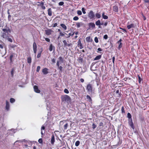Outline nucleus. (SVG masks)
<instances>
[{
    "label": "nucleus",
    "mask_w": 149,
    "mask_h": 149,
    "mask_svg": "<svg viewBox=\"0 0 149 149\" xmlns=\"http://www.w3.org/2000/svg\"><path fill=\"white\" fill-rule=\"evenodd\" d=\"M65 34V33L64 34V33L62 32H60V36H64Z\"/></svg>",
    "instance_id": "obj_51"
},
{
    "label": "nucleus",
    "mask_w": 149,
    "mask_h": 149,
    "mask_svg": "<svg viewBox=\"0 0 149 149\" xmlns=\"http://www.w3.org/2000/svg\"><path fill=\"white\" fill-rule=\"evenodd\" d=\"M10 47L12 48L17 47V45H10Z\"/></svg>",
    "instance_id": "obj_33"
},
{
    "label": "nucleus",
    "mask_w": 149,
    "mask_h": 149,
    "mask_svg": "<svg viewBox=\"0 0 149 149\" xmlns=\"http://www.w3.org/2000/svg\"><path fill=\"white\" fill-rule=\"evenodd\" d=\"M41 52H42V51H41L40 52H39V53H38L37 56V58H39L40 57L41 55Z\"/></svg>",
    "instance_id": "obj_35"
},
{
    "label": "nucleus",
    "mask_w": 149,
    "mask_h": 149,
    "mask_svg": "<svg viewBox=\"0 0 149 149\" xmlns=\"http://www.w3.org/2000/svg\"><path fill=\"white\" fill-rule=\"evenodd\" d=\"M45 129V127L44 126L42 125L41 128V130L42 131V130H44Z\"/></svg>",
    "instance_id": "obj_57"
},
{
    "label": "nucleus",
    "mask_w": 149,
    "mask_h": 149,
    "mask_svg": "<svg viewBox=\"0 0 149 149\" xmlns=\"http://www.w3.org/2000/svg\"><path fill=\"white\" fill-rule=\"evenodd\" d=\"M65 34L67 35L68 36L67 37V38H69L71 36V33H69L68 34H67L66 33H65Z\"/></svg>",
    "instance_id": "obj_47"
},
{
    "label": "nucleus",
    "mask_w": 149,
    "mask_h": 149,
    "mask_svg": "<svg viewBox=\"0 0 149 149\" xmlns=\"http://www.w3.org/2000/svg\"><path fill=\"white\" fill-rule=\"evenodd\" d=\"M40 66H37L36 69V71L38 72H39L40 69Z\"/></svg>",
    "instance_id": "obj_44"
},
{
    "label": "nucleus",
    "mask_w": 149,
    "mask_h": 149,
    "mask_svg": "<svg viewBox=\"0 0 149 149\" xmlns=\"http://www.w3.org/2000/svg\"><path fill=\"white\" fill-rule=\"evenodd\" d=\"M15 70L14 68H12L11 69L10 73L11 74V75L12 76V77H13L14 76V71Z\"/></svg>",
    "instance_id": "obj_22"
},
{
    "label": "nucleus",
    "mask_w": 149,
    "mask_h": 149,
    "mask_svg": "<svg viewBox=\"0 0 149 149\" xmlns=\"http://www.w3.org/2000/svg\"><path fill=\"white\" fill-rule=\"evenodd\" d=\"M48 69L47 68H45L43 69L42 72L44 74H47L48 72Z\"/></svg>",
    "instance_id": "obj_8"
},
{
    "label": "nucleus",
    "mask_w": 149,
    "mask_h": 149,
    "mask_svg": "<svg viewBox=\"0 0 149 149\" xmlns=\"http://www.w3.org/2000/svg\"><path fill=\"white\" fill-rule=\"evenodd\" d=\"M97 127V126L94 123H93L92 124V128L94 129Z\"/></svg>",
    "instance_id": "obj_48"
},
{
    "label": "nucleus",
    "mask_w": 149,
    "mask_h": 149,
    "mask_svg": "<svg viewBox=\"0 0 149 149\" xmlns=\"http://www.w3.org/2000/svg\"><path fill=\"white\" fill-rule=\"evenodd\" d=\"M38 141L39 142V143H42L43 142L42 139H41V138L39 139L38 140Z\"/></svg>",
    "instance_id": "obj_45"
},
{
    "label": "nucleus",
    "mask_w": 149,
    "mask_h": 149,
    "mask_svg": "<svg viewBox=\"0 0 149 149\" xmlns=\"http://www.w3.org/2000/svg\"><path fill=\"white\" fill-rule=\"evenodd\" d=\"M135 26L134 24H131L129 25H128L127 26V27L128 29H130L132 28H134Z\"/></svg>",
    "instance_id": "obj_12"
},
{
    "label": "nucleus",
    "mask_w": 149,
    "mask_h": 149,
    "mask_svg": "<svg viewBox=\"0 0 149 149\" xmlns=\"http://www.w3.org/2000/svg\"><path fill=\"white\" fill-rule=\"evenodd\" d=\"M33 88L36 92L38 93H39L40 92V90L38 89V87L37 86H34L33 87Z\"/></svg>",
    "instance_id": "obj_6"
},
{
    "label": "nucleus",
    "mask_w": 149,
    "mask_h": 149,
    "mask_svg": "<svg viewBox=\"0 0 149 149\" xmlns=\"http://www.w3.org/2000/svg\"><path fill=\"white\" fill-rule=\"evenodd\" d=\"M2 31H4V32H7V31L6 30V29H3Z\"/></svg>",
    "instance_id": "obj_59"
},
{
    "label": "nucleus",
    "mask_w": 149,
    "mask_h": 149,
    "mask_svg": "<svg viewBox=\"0 0 149 149\" xmlns=\"http://www.w3.org/2000/svg\"><path fill=\"white\" fill-rule=\"evenodd\" d=\"M94 40L96 43H98V38L97 37L95 38Z\"/></svg>",
    "instance_id": "obj_39"
},
{
    "label": "nucleus",
    "mask_w": 149,
    "mask_h": 149,
    "mask_svg": "<svg viewBox=\"0 0 149 149\" xmlns=\"http://www.w3.org/2000/svg\"><path fill=\"white\" fill-rule=\"evenodd\" d=\"M7 40H8L10 42H13V40H12V39L11 38H7Z\"/></svg>",
    "instance_id": "obj_54"
},
{
    "label": "nucleus",
    "mask_w": 149,
    "mask_h": 149,
    "mask_svg": "<svg viewBox=\"0 0 149 149\" xmlns=\"http://www.w3.org/2000/svg\"><path fill=\"white\" fill-rule=\"evenodd\" d=\"M33 49H37V45L36 43L34 42L33 45Z\"/></svg>",
    "instance_id": "obj_24"
},
{
    "label": "nucleus",
    "mask_w": 149,
    "mask_h": 149,
    "mask_svg": "<svg viewBox=\"0 0 149 149\" xmlns=\"http://www.w3.org/2000/svg\"><path fill=\"white\" fill-rule=\"evenodd\" d=\"M95 16L98 18H100L101 16L100 14L99 13H97L95 14Z\"/></svg>",
    "instance_id": "obj_27"
},
{
    "label": "nucleus",
    "mask_w": 149,
    "mask_h": 149,
    "mask_svg": "<svg viewBox=\"0 0 149 149\" xmlns=\"http://www.w3.org/2000/svg\"><path fill=\"white\" fill-rule=\"evenodd\" d=\"M81 10L83 14H86V12L85 11V8H82L81 9Z\"/></svg>",
    "instance_id": "obj_38"
},
{
    "label": "nucleus",
    "mask_w": 149,
    "mask_h": 149,
    "mask_svg": "<svg viewBox=\"0 0 149 149\" xmlns=\"http://www.w3.org/2000/svg\"><path fill=\"white\" fill-rule=\"evenodd\" d=\"M80 142L79 141H77L75 143V146H78L80 144Z\"/></svg>",
    "instance_id": "obj_26"
},
{
    "label": "nucleus",
    "mask_w": 149,
    "mask_h": 149,
    "mask_svg": "<svg viewBox=\"0 0 149 149\" xmlns=\"http://www.w3.org/2000/svg\"><path fill=\"white\" fill-rule=\"evenodd\" d=\"M113 10L115 12H117L118 10V7L116 6H114L113 7Z\"/></svg>",
    "instance_id": "obj_18"
},
{
    "label": "nucleus",
    "mask_w": 149,
    "mask_h": 149,
    "mask_svg": "<svg viewBox=\"0 0 149 149\" xmlns=\"http://www.w3.org/2000/svg\"><path fill=\"white\" fill-rule=\"evenodd\" d=\"M2 37L3 38H6L7 36H6V33H3V34L2 35Z\"/></svg>",
    "instance_id": "obj_46"
},
{
    "label": "nucleus",
    "mask_w": 149,
    "mask_h": 149,
    "mask_svg": "<svg viewBox=\"0 0 149 149\" xmlns=\"http://www.w3.org/2000/svg\"><path fill=\"white\" fill-rule=\"evenodd\" d=\"M10 108V105L9 102L7 101H6V108L7 110H8Z\"/></svg>",
    "instance_id": "obj_11"
},
{
    "label": "nucleus",
    "mask_w": 149,
    "mask_h": 149,
    "mask_svg": "<svg viewBox=\"0 0 149 149\" xmlns=\"http://www.w3.org/2000/svg\"><path fill=\"white\" fill-rule=\"evenodd\" d=\"M101 57V55H98L94 59V61L98 60L100 59Z\"/></svg>",
    "instance_id": "obj_15"
},
{
    "label": "nucleus",
    "mask_w": 149,
    "mask_h": 149,
    "mask_svg": "<svg viewBox=\"0 0 149 149\" xmlns=\"http://www.w3.org/2000/svg\"><path fill=\"white\" fill-rule=\"evenodd\" d=\"M58 67L60 70V72H61L62 71V67L61 66H60Z\"/></svg>",
    "instance_id": "obj_49"
},
{
    "label": "nucleus",
    "mask_w": 149,
    "mask_h": 149,
    "mask_svg": "<svg viewBox=\"0 0 149 149\" xmlns=\"http://www.w3.org/2000/svg\"><path fill=\"white\" fill-rule=\"evenodd\" d=\"M121 41H122V39H120L117 42V43L119 44L120 42H121Z\"/></svg>",
    "instance_id": "obj_62"
},
{
    "label": "nucleus",
    "mask_w": 149,
    "mask_h": 149,
    "mask_svg": "<svg viewBox=\"0 0 149 149\" xmlns=\"http://www.w3.org/2000/svg\"><path fill=\"white\" fill-rule=\"evenodd\" d=\"M11 17V16L10 14H9L8 16V19L9 20H10V18Z\"/></svg>",
    "instance_id": "obj_63"
},
{
    "label": "nucleus",
    "mask_w": 149,
    "mask_h": 149,
    "mask_svg": "<svg viewBox=\"0 0 149 149\" xmlns=\"http://www.w3.org/2000/svg\"><path fill=\"white\" fill-rule=\"evenodd\" d=\"M121 111L122 113H125V109L123 107H122L121 108Z\"/></svg>",
    "instance_id": "obj_41"
},
{
    "label": "nucleus",
    "mask_w": 149,
    "mask_h": 149,
    "mask_svg": "<svg viewBox=\"0 0 149 149\" xmlns=\"http://www.w3.org/2000/svg\"><path fill=\"white\" fill-rule=\"evenodd\" d=\"M77 14L79 15H82V12L81 10H78L77 12Z\"/></svg>",
    "instance_id": "obj_34"
},
{
    "label": "nucleus",
    "mask_w": 149,
    "mask_h": 149,
    "mask_svg": "<svg viewBox=\"0 0 149 149\" xmlns=\"http://www.w3.org/2000/svg\"><path fill=\"white\" fill-rule=\"evenodd\" d=\"M64 3L63 1H61L59 3L58 5L59 6H62L63 5Z\"/></svg>",
    "instance_id": "obj_42"
},
{
    "label": "nucleus",
    "mask_w": 149,
    "mask_h": 149,
    "mask_svg": "<svg viewBox=\"0 0 149 149\" xmlns=\"http://www.w3.org/2000/svg\"><path fill=\"white\" fill-rule=\"evenodd\" d=\"M64 91L65 93L67 94L68 93H69L68 90L66 88L65 89Z\"/></svg>",
    "instance_id": "obj_37"
},
{
    "label": "nucleus",
    "mask_w": 149,
    "mask_h": 149,
    "mask_svg": "<svg viewBox=\"0 0 149 149\" xmlns=\"http://www.w3.org/2000/svg\"><path fill=\"white\" fill-rule=\"evenodd\" d=\"M93 86L91 84H88L86 86V89L89 94L92 93L93 91Z\"/></svg>",
    "instance_id": "obj_2"
},
{
    "label": "nucleus",
    "mask_w": 149,
    "mask_h": 149,
    "mask_svg": "<svg viewBox=\"0 0 149 149\" xmlns=\"http://www.w3.org/2000/svg\"><path fill=\"white\" fill-rule=\"evenodd\" d=\"M80 63H82L83 61V59L81 58H79L77 60Z\"/></svg>",
    "instance_id": "obj_31"
},
{
    "label": "nucleus",
    "mask_w": 149,
    "mask_h": 149,
    "mask_svg": "<svg viewBox=\"0 0 149 149\" xmlns=\"http://www.w3.org/2000/svg\"><path fill=\"white\" fill-rule=\"evenodd\" d=\"M128 124L130 126L132 127L133 129H134V125L132 121V119H128Z\"/></svg>",
    "instance_id": "obj_3"
},
{
    "label": "nucleus",
    "mask_w": 149,
    "mask_h": 149,
    "mask_svg": "<svg viewBox=\"0 0 149 149\" xmlns=\"http://www.w3.org/2000/svg\"><path fill=\"white\" fill-rule=\"evenodd\" d=\"M86 98L87 99L89 100V101L90 102L92 101V99L90 97L89 95H87L86 96Z\"/></svg>",
    "instance_id": "obj_32"
},
{
    "label": "nucleus",
    "mask_w": 149,
    "mask_h": 149,
    "mask_svg": "<svg viewBox=\"0 0 149 149\" xmlns=\"http://www.w3.org/2000/svg\"><path fill=\"white\" fill-rule=\"evenodd\" d=\"M63 42L64 44V47H69L72 46L71 43H67L65 40H63Z\"/></svg>",
    "instance_id": "obj_5"
},
{
    "label": "nucleus",
    "mask_w": 149,
    "mask_h": 149,
    "mask_svg": "<svg viewBox=\"0 0 149 149\" xmlns=\"http://www.w3.org/2000/svg\"><path fill=\"white\" fill-rule=\"evenodd\" d=\"M115 59V57L114 56L112 58V61H113V63L114 64Z\"/></svg>",
    "instance_id": "obj_58"
},
{
    "label": "nucleus",
    "mask_w": 149,
    "mask_h": 149,
    "mask_svg": "<svg viewBox=\"0 0 149 149\" xmlns=\"http://www.w3.org/2000/svg\"><path fill=\"white\" fill-rule=\"evenodd\" d=\"M119 44V45L118 46V48L119 49H120L122 46V43L121 42H120Z\"/></svg>",
    "instance_id": "obj_40"
},
{
    "label": "nucleus",
    "mask_w": 149,
    "mask_h": 149,
    "mask_svg": "<svg viewBox=\"0 0 149 149\" xmlns=\"http://www.w3.org/2000/svg\"><path fill=\"white\" fill-rule=\"evenodd\" d=\"M79 19V18L77 16H75L73 18V20L74 21H77Z\"/></svg>",
    "instance_id": "obj_36"
},
{
    "label": "nucleus",
    "mask_w": 149,
    "mask_h": 149,
    "mask_svg": "<svg viewBox=\"0 0 149 149\" xmlns=\"http://www.w3.org/2000/svg\"><path fill=\"white\" fill-rule=\"evenodd\" d=\"M0 48L2 49L3 48V45L0 44Z\"/></svg>",
    "instance_id": "obj_60"
},
{
    "label": "nucleus",
    "mask_w": 149,
    "mask_h": 149,
    "mask_svg": "<svg viewBox=\"0 0 149 149\" xmlns=\"http://www.w3.org/2000/svg\"><path fill=\"white\" fill-rule=\"evenodd\" d=\"M95 24L97 26H99V27L100 28L101 26H100V25H103V23H101L100 20H99L95 22Z\"/></svg>",
    "instance_id": "obj_7"
},
{
    "label": "nucleus",
    "mask_w": 149,
    "mask_h": 149,
    "mask_svg": "<svg viewBox=\"0 0 149 149\" xmlns=\"http://www.w3.org/2000/svg\"><path fill=\"white\" fill-rule=\"evenodd\" d=\"M61 100L62 102H70L71 99L70 97L67 95H62L61 97Z\"/></svg>",
    "instance_id": "obj_1"
},
{
    "label": "nucleus",
    "mask_w": 149,
    "mask_h": 149,
    "mask_svg": "<svg viewBox=\"0 0 149 149\" xmlns=\"http://www.w3.org/2000/svg\"><path fill=\"white\" fill-rule=\"evenodd\" d=\"M91 38L90 36L86 38V40L87 42H89L90 41Z\"/></svg>",
    "instance_id": "obj_28"
},
{
    "label": "nucleus",
    "mask_w": 149,
    "mask_h": 149,
    "mask_svg": "<svg viewBox=\"0 0 149 149\" xmlns=\"http://www.w3.org/2000/svg\"><path fill=\"white\" fill-rule=\"evenodd\" d=\"M145 3H149V0H143Z\"/></svg>",
    "instance_id": "obj_56"
},
{
    "label": "nucleus",
    "mask_w": 149,
    "mask_h": 149,
    "mask_svg": "<svg viewBox=\"0 0 149 149\" xmlns=\"http://www.w3.org/2000/svg\"><path fill=\"white\" fill-rule=\"evenodd\" d=\"M13 57V55H10V60L11 62L12 61V60Z\"/></svg>",
    "instance_id": "obj_52"
},
{
    "label": "nucleus",
    "mask_w": 149,
    "mask_h": 149,
    "mask_svg": "<svg viewBox=\"0 0 149 149\" xmlns=\"http://www.w3.org/2000/svg\"><path fill=\"white\" fill-rule=\"evenodd\" d=\"M108 36L107 35H105L104 36V38L106 40L108 38Z\"/></svg>",
    "instance_id": "obj_53"
},
{
    "label": "nucleus",
    "mask_w": 149,
    "mask_h": 149,
    "mask_svg": "<svg viewBox=\"0 0 149 149\" xmlns=\"http://www.w3.org/2000/svg\"><path fill=\"white\" fill-rule=\"evenodd\" d=\"M80 81L81 82H83L84 81V80L83 79L81 78L80 79Z\"/></svg>",
    "instance_id": "obj_64"
},
{
    "label": "nucleus",
    "mask_w": 149,
    "mask_h": 149,
    "mask_svg": "<svg viewBox=\"0 0 149 149\" xmlns=\"http://www.w3.org/2000/svg\"><path fill=\"white\" fill-rule=\"evenodd\" d=\"M88 16L90 19H92L94 17L95 15L93 11L91 10L90 11L88 14Z\"/></svg>",
    "instance_id": "obj_4"
},
{
    "label": "nucleus",
    "mask_w": 149,
    "mask_h": 149,
    "mask_svg": "<svg viewBox=\"0 0 149 149\" xmlns=\"http://www.w3.org/2000/svg\"><path fill=\"white\" fill-rule=\"evenodd\" d=\"M48 14L49 16H51L52 15V11L51 8L48 9Z\"/></svg>",
    "instance_id": "obj_16"
},
{
    "label": "nucleus",
    "mask_w": 149,
    "mask_h": 149,
    "mask_svg": "<svg viewBox=\"0 0 149 149\" xmlns=\"http://www.w3.org/2000/svg\"><path fill=\"white\" fill-rule=\"evenodd\" d=\"M42 5L41 6L43 10H45V7L43 5L44 3H42Z\"/></svg>",
    "instance_id": "obj_43"
},
{
    "label": "nucleus",
    "mask_w": 149,
    "mask_h": 149,
    "mask_svg": "<svg viewBox=\"0 0 149 149\" xmlns=\"http://www.w3.org/2000/svg\"><path fill=\"white\" fill-rule=\"evenodd\" d=\"M138 76L139 82L140 83L141 81L142 80V79L141 78V77L139 76L138 75Z\"/></svg>",
    "instance_id": "obj_50"
},
{
    "label": "nucleus",
    "mask_w": 149,
    "mask_h": 149,
    "mask_svg": "<svg viewBox=\"0 0 149 149\" xmlns=\"http://www.w3.org/2000/svg\"><path fill=\"white\" fill-rule=\"evenodd\" d=\"M53 47L54 48V47L53 46L52 44H51L49 47V50L50 51H52V50Z\"/></svg>",
    "instance_id": "obj_23"
},
{
    "label": "nucleus",
    "mask_w": 149,
    "mask_h": 149,
    "mask_svg": "<svg viewBox=\"0 0 149 149\" xmlns=\"http://www.w3.org/2000/svg\"><path fill=\"white\" fill-rule=\"evenodd\" d=\"M15 101V100L14 98H11L10 99V102L11 103L14 102Z\"/></svg>",
    "instance_id": "obj_30"
},
{
    "label": "nucleus",
    "mask_w": 149,
    "mask_h": 149,
    "mask_svg": "<svg viewBox=\"0 0 149 149\" xmlns=\"http://www.w3.org/2000/svg\"><path fill=\"white\" fill-rule=\"evenodd\" d=\"M45 40L47 42H49L50 41V39L48 38H45Z\"/></svg>",
    "instance_id": "obj_55"
},
{
    "label": "nucleus",
    "mask_w": 149,
    "mask_h": 149,
    "mask_svg": "<svg viewBox=\"0 0 149 149\" xmlns=\"http://www.w3.org/2000/svg\"><path fill=\"white\" fill-rule=\"evenodd\" d=\"M76 25L77 26V27L79 28L80 26H82L83 24L82 23L80 22H76Z\"/></svg>",
    "instance_id": "obj_10"
},
{
    "label": "nucleus",
    "mask_w": 149,
    "mask_h": 149,
    "mask_svg": "<svg viewBox=\"0 0 149 149\" xmlns=\"http://www.w3.org/2000/svg\"><path fill=\"white\" fill-rule=\"evenodd\" d=\"M89 26L90 27L93 28L95 27V25L94 23H90L89 24Z\"/></svg>",
    "instance_id": "obj_17"
},
{
    "label": "nucleus",
    "mask_w": 149,
    "mask_h": 149,
    "mask_svg": "<svg viewBox=\"0 0 149 149\" xmlns=\"http://www.w3.org/2000/svg\"><path fill=\"white\" fill-rule=\"evenodd\" d=\"M68 126V123H66L64 126V129L65 130L67 129Z\"/></svg>",
    "instance_id": "obj_29"
},
{
    "label": "nucleus",
    "mask_w": 149,
    "mask_h": 149,
    "mask_svg": "<svg viewBox=\"0 0 149 149\" xmlns=\"http://www.w3.org/2000/svg\"><path fill=\"white\" fill-rule=\"evenodd\" d=\"M57 23H55L54 24V25L53 26V27H55L56 26H57Z\"/></svg>",
    "instance_id": "obj_61"
},
{
    "label": "nucleus",
    "mask_w": 149,
    "mask_h": 149,
    "mask_svg": "<svg viewBox=\"0 0 149 149\" xmlns=\"http://www.w3.org/2000/svg\"><path fill=\"white\" fill-rule=\"evenodd\" d=\"M46 34L47 35H49L51 34L52 31L50 29H47L45 30Z\"/></svg>",
    "instance_id": "obj_14"
},
{
    "label": "nucleus",
    "mask_w": 149,
    "mask_h": 149,
    "mask_svg": "<svg viewBox=\"0 0 149 149\" xmlns=\"http://www.w3.org/2000/svg\"><path fill=\"white\" fill-rule=\"evenodd\" d=\"M78 46L79 47L80 49H82L83 48V47L81 43V41L80 40L78 41Z\"/></svg>",
    "instance_id": "obj_13"
},
{
    "label": "nucleus",
    "mask_w": 149,
    "mask_h": 149,
    "mask_svg": "<svg viewBox=\"0 0 149 149\" xmlns=\"http://www.w3.org/2000/svg\"><path fill=\"white\" fill-rule=\"evenodd\" d=\"M60 26L65 30H66V29H67V26H66L65 24H60Z\"/></svg>",
    "instance_id": "obj_19"
},
{
    "label": "nucleus",
    "mask_w": 149,
    "mask_h": 149,
    "mask_svg": "<svg viewBox=\"0 0 149 149\" xmlns=\"http://www.w3.org/2000/svg\"><path fill=\"white\" fill-rule=\"evenodd\" d=\"M104 14V12H103L102 14V17L103 18L105 19H107L108 18V17L106 15H105Z\"/></svg>",
    "instance_id": "obj_21"
},
{
    "label": "nucleus",
    "mask_w": 149,
    "mask_h": 149,
    "mask_svg": "<svg viewBox=\"0 0 149 149\" xmlns=\"http://www.w3.org/2000/svg\"><path fill=\"white\" fill-rule=\"evenodd\" d=\"M55 138L54 137V135H53L52 136L51 140V143L53 145L54 143L55 142Z\"/></svg>",
    "instance_id": "obj_9"
},
{
    "label": "nucleus",
    "mask_w": 149,
    "mask_h": 149,
    "mask_svg": "<svg viewBox=\"0 0 149 149\" xmlns=\"http://www.w3.org/2000/svg\"><path fill=\"white\" fill-rule=\"evenodd\" d=\"M27 62L29 64H31V57H29L27 59Z\"/></svg>",
    "instance_id": "obj_20"
},
{
    "label": "nucleus",
    "mask_w": 149,
    "mask_h": 149,
    "mask_svg": "<svg viewBox=\"0 0 149 149\" xmlns=\"http://www.w3.org/2000/svg\"><path fill=\"white\" fill-rule=\"evenodd\" d=\"M127 117L129 119H132V116L130 113H128L127 114Z\"/></svg>",
    "instance_id": "obj_25"
}]
</instances>
